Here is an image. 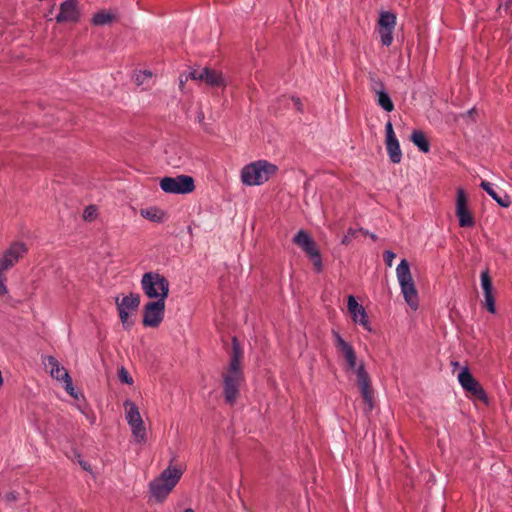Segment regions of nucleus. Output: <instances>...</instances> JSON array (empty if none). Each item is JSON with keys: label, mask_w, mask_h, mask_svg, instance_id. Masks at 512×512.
Here are the masks:
<instances>
[{"label": "nucleus", "mask_w": 512, "mask_h": 512, "mask_svg": "<svg viewBox=\"0 0 512 512\" xmlns=\"http://www.w3.org/2000/svg\"><path fill=\"white\" fill-rule=\"evenodd\" d=\"M332 334L334 337V345L346 360L347 368L355 371L357 375V382L366 405V412L372 411L374 408L373 391L371 388L370 377L366 372L363 363L357 367L356 353L352 345L346 342L337 331H333Z\"/></svg>", "instance_id": "nucleus-1"}, {"label": "nucleus", "mask_w": 512, "mask_h": 512, "mask_svg": "<svg viewBox=\"0 0 512 512\" xmlns=\"http://www.w3.org/2000/svg\"><path fill=\"white\" fill-rule=\"evenodd\" d=\"M242 350L236 338L232 340V355L227 371L223 374L224 396L229 404H234L238 394L239 387L244 380L241 369Z\"/></svg>", "instance_id": "nucleus-2"}, {"label": "nucleus", "mask_w": 512, "mask_h": 512, "mask_svg": "<svg viewBox=\"0 0 512 512\" xmlns=\"http://www.w3.org/2000/svg\"><path fill=\"white\" fill-rule=\"evenodd\" d=\"M276 172V165L266 160H258L245 165L240 176L244 185L258 186L267 182Z\"/></svg>", "instance_id": "nucleus-3"}, {"label": "nucleus", "mask_w": 512, "mask_h": 512, "mask_svg": "<svg viewBox=\"0 0 512 512\" xmlns=\"http://www.w3.org/2000/svg\"><path fill=\"white\" fill-rule=\"evenodd\" d=\"M182 475V469L169 465L159 477L150 483V492L152 496L157 501L162 502L177 485Z\"/></svg>", "instance_id": "nucleus-4"}, {"label": "nucleus", "mask_w": 512, "mask_h": 512, "mask_svg": "<svg viewBox=\"0 0 512 512\" xmlns=\"http://www.w3.org/2000/svg\"><path fill=\"white\" fill-rule=\"evenodd\" d=\"M396 276L405 302L411 309L418 308V293L411 275L410 266L406 259H402L396 268Z\"/></svg>", "instance_id": "nucleus-5"}, {"label": "nucleus", "mask_w": 512, "mask_h": 512, "mask_svg": "<svg viewBox=\"0 0 512 512\" xmlns=\"http://www.w3.org/2000/svg\"><path fill=\"white\" fill-rule=\"evenodd\" d=\"M169 287L168 280L158 272H146L141 278V289L149 299L166 300Z\"/></svg>", "instance_id": "nucleus-6"}, {"label": "nucleus", "mask_w": 512, "mask_h": 512, "mask_svg": "<svg viewBox=\"0 0 512 512\" xmlns=\"http://www.w3.org/2000/svg\"><path fill=\"white\" fill-rule=\"evenodd\" d=\"M159 185L162 191L168 194H189L195 190L193 177L184 174L176 177H163Z\"/></svg>", "instance_id": "nucleus-7"}, {"label": "nucleus", "mask_w": 512, "mask_h": 512, "mask_svg": "<svg viewBox=\"0 0 512 512\" xmlns=\"http://www.w3.org/2000/svg\"><path fill=\"white\" fill-rule=\"evenodd\" d=\"M140 301V295L137 293H130L123 297H116L115 303L124 329L129 330L132 327L133 322L129 319V316L133 312L137 311Z\"/></svg>", "instance_id": "nucleus-8"}, {"label": "nucleus", "mask_w": 512, "mask_h": 512, "mask_svg": "<svg viewBox=\"0 0 512 512\" xmlns=\"http://www.w3.org/2000/svg\"><path fill=\"white\" fill-rule=\"evenodd\" d=\"M165 301L152 300L144 305L142 323L145 327L156 328L161 324L165 314Z\"/></svg>", "instance_id": "nucleus-9"}, {"label": "nucleus", "mask_w": 512, "mask_h": 512, "mask_svg": "<svg viewBox=\"0 0 512 512\" xmlns=\"http://www.w3.org/2000/svg\"><path fill=\"white\" fill-rule=\"evenodd\" d=\"M124 407L126 410V420L131 427L133 436L137 442H144L146 437V429L144 427V423L138 407L130 400H127L124 403Z\"/></svg>", "instance_id": "nucleus-10"}, {"label": "nucleus", "mask_w": 512, "mask_h": 512, "mask_svg": "<svg viewBox=\"0 0 512 512\" xmlns=\"http://www.w3.org/2000/svg\"><path fill=\"white\" fill-rule=\"evenodd\" d=\"M458 381L462 388L476 399L487 402V395L480 383L472 376L468 368H463L458 374Z\"/></svg>", "instance_id": "nucleus-11"}, {"label": "nucleus", "mask_w": 512, "mask_h": 512, "mask_svg": "<svg viewBox=\"0 0 512 512\" xmlns=\"http://www.w3.org/2000/svg\"><path fill=\"white\" fill-rule=\"evenodd\" d=\"M189 77L192 80L204 81L211 87L225 86V80L221 72L210 69L208 67L196 69L192 68L189 71Z\"/></svg>", "instance_id": "nucleus-12"}, {"label": "nucleus", "mask_w": 512, "mask_h": 512, "mask_svg": "<svg viewBox=\"0 0 512 512\" xmlns=\"http://www.w3.org/2000/svg\"><path fill=\"white\" fill-rule=\"evenodd\" d=\"M27 251V246L23 242L12 243L9 248L5 250L0 259V270H9L27 253Z\"/></svg>", "instance_id": "nucleus-13"}, {"label": "nucleus", "mask_w": 512, "mask_h": 512, "mask_svg": "<svg viewBox=\"0 0 512 512\" xmlns=\"http://www.w3.org/2000/svg\"><path fill=\"white\" fill-rule=\"evenodd\" d=\"M456 216L458 217L460 227H472L475 223L467 208V198L463 189L457 190Z\"/></svg>", "instance_id": "nucleus-14"}, {"label": "nucleus", "mask_w": 512, "mask_h": 512, "mask_svg": "<svg viewBox=\"0 0 512 512\" xmlns=\"http://www.w3.org/2000/svg\"><path fill=\"white\" fill-rule=\"evenodd\" d=\"M386 131V149L390 160L393 163H399L402 159V152L399 141L394 133L392 123L388 121L385 125Z\"/></svg>", "instance_id": "nucleus-15"}, {"label": "nucleus", "mask_w": 512, "mask_h": 512, "mask_svg": "<svg viewBox=\"0 0 512 512\" xmlns=\"http://www.w3.org/2000/svg\"><path fill=\"white\" fill-rule=\"evenodd\" d=\"M348 311L351 314L352 320L355 323H358L364 327L365 330L371 332L372 328L367 319V314L362 305H360L354 296L350 295L348 297L347 303Z\"/></svg>", "instance_id": "nucleus-16"}, {"label": "nucleus", "mask_w": 512, "mask_h": 512, "mask_svg": "<svg viewBox=\"0 0 512 512\" xmlns=\"http://www.w3.org/2000/svg\"><path fill=\"white\" fill-rule=\"evenodd\" d=\"M78 18L77 0H66L60 5V11L56 17L58 22H75Z\"/></svg>", "instance_id": "nucleus-17"}, {"label": "nucleus", "mask_w": 512, "mask_h": 512, "mask_svg": "<svg viewBox=\"0 0 512 512\" xmlns=\"http://www.w3.org/2000/svg\"><path fill=\"white\" fill-rule=\"evenodd\" d=\"M293 243L300 247L307 256L318 250L315 241L304 230H299L297 232L293 238Z\"/></svg>", "instance_id": "nucleus-18"}, {"label": "nucleus", "mask_w": 512, "mask_h": 512, "mask_svg": "<svg viewBox=\"0 0 512 512\" xmlns=\"http://www.w3.org/2000/svg\"><path fill=\"white\" fill-rule=\"evenodd\" d=\"M44 365L47 369H49V373L52 378L58 381H64L65 379H69L70 375L68 371L59 364L58 360L53 356H47Z\"/></svg>", "instance_id": "nucleus-19"}, {"label": "nucleus", "mask_w": 512, "mask_h": 512, "mask_svg": "<svg viewBox=\"0 0 512 512\" xmlns=\"http://www.w3.org/2000/svg\"><path fill=\"white\" fill-rule=\"evenodd\" d=\"M481 188L487 192L501 207L507 208L511 204L510 197L506 193L499 194L493 188V185L487 181H482Z\"/></svg>", "instance_id": "nucleus-20"}, {"label": "nucleus", "mask_w": 512, "mask_h": 512, "mask_svg": "<svg viewBox=\"0 0 512 512\" xmlns=\"http://www.w3.org/2000/svg\"><path fill=\"white\" fill-rule=\"evenodd\" d=\"M117 19L116 13L108 10H100L93 15L91 21L93 25L103 27L117 21Z\"/></svg>", "instance_id": "nucleus-21"}, {"label": "nucleus", "mask_w": 512, "mask_h": 512, "mask_svg": "<svg viewBox=\"0 0 512 512\" xmlns=\"http://www.w3.org/2000/svg\"><path fill=\"white\" fill-rule=\"evenodd\" d=\"M133 79L137 86L147 89L153 83V73L150 70H140L135 72Z\"/></svg>", "instance_id": "nucleus-22"}, {"label": "nucleus", "mask_w": 512, "mask_h": 512, "mask_svg": "<svg viewBox=\"0 0 512 512\" xmlns=\"http://www.w3.org/2000/svg\"><path fill=\"white\" fill-rule=\"evenodd\" d=\"M411 141L418 149L423 153H428L430 150L429 142L424 135V133L420 130H414L411 134Z\"/></svg>", "instance_id": "nucleus-23"}, {"label": "nucleus", "mask_w": 512, "mask_h": 512, "mask_svg": "<svg viewBox=\"0 0 512 512\" xmlns=\"http://www.w3.org/2000/svg\"><path fill=\"white\" fill-rule=\"evenodd\" d=\"M141 215L150 221L162 223L166 219L165 213L156 207L148 208V209H142Z\"/></svg>", "instance_id": "nucleus-24"}, {"label": "nucleus", "mask_w": 512, "mask_h": 512, "mask_svg": "<svg viewBox=\"0 0 512 512\" xmlns=\"http://www.w3.org/2000/svg\"><path fill=\"white\" fill-rule=\"evenodd\" d=\"M381 28L391 32L396 24V16L391 12H382L378 19Z\"/></svg>", "instance_id": "nucleus-25"}, {"label": "nucleus", "mask_w": 512, "mask_h": 512, "mask_svg": "<svg viewBox=\"0 0 512 512\" xmlns=\"http://www.w3.org/2000/svg\"><path fill=\"white\" fill-rule=\"evenodd\" d=\"M377 104L387 112H391L394 109V104L386 91L383 89L376 91Z\"/></svg>", "instance_id": "nucleus-26"}, {"label": "nucleus", "mask_w": 512, "mask_h": 512, "mask_svg": "<svg viewBox=\"0 0 512 512\" xmlns=\"http://www.w3.org/2000/svg\"><path fill=\"white\" fill-rule=\"evenodd\" d=\"M480 279L483 293L485 294L493 292V285L488 270H485L481 273Z\"/></svg>", "instance_id": "nucleus-27"}, {"label": "nucleus", "mask_w": 512, "mask_h": 512, "mask_svg": "<svg viewBox=\"0 0 512 512\" xmlns=\"http://www.w3.org/2000/svg\"><path fill=\"white\" fill-rule=\"evenodd\" d=\"M484 306L490 313L494 314L496 312L493 292L484 294Z\"/></svg>", "instance_id": "nucleus-28"}, {"label": "nucleus", "mask_w": 512, "mask_h": 512, "mask_svg": "<svg viewBox=\"0 0 512 512\" xmlns=\"http://www.w3.org/2000/svg\"><path fill=\"white\" fill-rule=\"evenodd\" d=\"M308 257L313 262V266H314V269L316 270V272H321L323 265H322V258H321L319 250H316L312 254L308 255Z\"/></svg>", "instance_id": "nucleus-29"}, {"label": "nucleus", "mask_w": 512, "mask_h": 512, "mask_svg": "<svg viewBox=\"0 0 512 512\" xmlns=\"http://www.w3.org/2000/svg\"><path fill=\"white\" fill-rule=\"evenodd\" d=\"M358 232H363V229H359V230H357V229H354V228H349V229L347 230V233H346V234L344 235V237L342 238L341 243H342L343 245H348V244H350V243H351V241H352V239L357 237Z\"/></svg>", "instance_id": "nucleus-30"}, {"label": "nucleus", "mask_w": 512, "mask_h": 512, "mask_svg": "<svg viewBox=\"0 0 512 512\" xmlns=\"http://www.w3.org/2000/svg\"><path fill=\"white\" fill-rule=\"evenodd\" d=\"M97 215V208L93 205L88 206L83 213V218L86 221H92Z\"/></svg>", "instance_id": "nucleus-31"}, {"label": "nucleus", "mask_w": 512, "mask_h": 512, "mask_svg": "<svg viewBox=\"0 0 512 512\" xmlns=\"http://www.w3.org/2000/svg\"><path fill=\"white\" fill-rule=\"evenodd\" d=\"M63 382H64V384H65L64 388H65L66 392H67L70 396H72V397H74V398H77L78 396H77V393L75 392V389H74V387H73L71 377H69V379H65Z\"/></svg>", "instance_id": "nucleus-32"}, {"label": "nucleus", "mask_w": 512, "mask_h": 512, "mask_svg": "<svg viewBox=\"0 0 512 512\" xmlns=\"http://www.w3.org/2000/svg\"><path fill=\"white\" fill-rule=\"evenodd\" d=\"M119 378H120V380L122 382H124L126 384H132L133 383L132 377L129 375L128 371L124 367H122L120 369Z\"/></svg>", "instance_id": "nucleus-33"}, {"label": "nucleus", "mask_w": 512, "mask_h": 512, "mask_svg": "<svg viewBox=\"0 0 512 512\" xmlns=\"http://www.w3.org/2000/svg\"><path fill=\"white\" fill-rule=\"evenodd\" d=\"M395 257L396 254L389 250L385 251L383 254L384 261L388 267H392Z\"/></svg>", "instance_id": "nucleus-34"}, {"label": "nucleus", "mask_w": 512, "mask_h": 512, "mask_svg": "<svg viewBox=\"0 0 512 512\" xmlns=\"http://www.w3.org/2000/svg\"><path fill=\"white\" fill-rule=\"evenodd\" d=\"M4 271L5 270H0V295H5L8 292L6 284H5L6 277L3 275Z\"/></svg>", "instance_id": "nucleus-35"}, {"label": "nucleus", "mask_w": 512, "mask_h": 512, "mask_svg": "<svg viewBox=\"0 0 512 512\" xmlns=\"http://www.w3.org/2000/svg\"><path fill=\"white\" fill-rule=\"evenodd\" d=\"M393 42V34H381V43L384 46H389Z\"/></svg>", "instance_id": "nucleus-36"}, {"label": "nucleus", "mask_w": 512, "mask_h": 512, "mask_svg": "<svg viewBox=\"0 0 512 512\" xmlns=\"http://www.w3.org/2000/svg\"><path fill=\"white\" fill-rule=\"evenodd\" d=\"M79 464L81 465V467L85 470V471H91V466L88 462L86 461H83V460H78Z\"/></svg>", "instance_id": "nucleus-37"}, {"label": "nucleus", "mask_w": 512, "mask_h": 512, "mask_svg": "<svg viewBox=\"0 0 512 512\" xmlns=\"http://www.w3.org/2000/svg\"><path fill=\"white\" fill-rule=\"evenodd\" d=\"M292 101L294 102V106L301 111L302 110V103L299 98H292Z\"/></svg>", "instance_id": "nucleus-38"}, {"label": "nucleus", "mask_w": 512, "mask_h": 512, "mask_svg": "<svg viewBox=\"0 0 512 512\" xmlns=\"http://www.w3.org/2000/svg\"><path fill=\"white\" fill-rule=\"evenodd\" d=\"M188 79H190L189 74L185 78H183V75L180 76V78H179V80H180L179 86H180L181 89L184 87V84H185V82Z\"/></svg>", "instance_id": "nucleus-39"}, {"label": "nucleus", "mask_w": 512, "mask_h": 512, "mask_svg": "<svg viewBox=\"0 0 512 512\" xmlns=\"http://www.w3.org/2000/svg\"><path fill=\"white\" fill-rule=\"evenodd\" d=\"M511 4H512V0H507V1L505 2V4L500 5V7H499V8H500V9H504L505 11H507V10L509 9V7H510V5H511Z\"/></svg>", "instance_id": "nucleus-40"}, {"label": "nucleus", "mask_w": 512, "mask_h": 512, "mask_svg": "<svg viewBox=\"0 0 512 512\" xmlns=\"http://www.w3.org/2000/svg\"><path fill=\"white\" fill-rule=\"evenodd\" d=\"M6 498H7V500H9V501L16 500V495H15V493L11 492V493H8V494L6 495Z\"/></svg>", "instance_id": "nucleus-41"}, {"label": "nucleus", "mask_w": 512, "mask_h": 512, "mask_svg": "<svg viewBox=\"0 0 512 512\" xmlns=\"http://www.w3.org/2000/svg\"><path fill=\"white\" fill-rule=\"evenodd\" d=\"M3 377H2V372L0 371V388L2 387L3 385Z\"/></svg>", "instance_id": "nucleus-42"}, {"label": "nucleus", "mask_w": 512, "mask_h": 512, "mask_svg": "<svg viewBox=\"0 0 512 512\" xmlns=\"http://www.w3.org/2000/svg\"><path fill=\"white\" fill-rule=\"evenodd\" d=\"M183 512H194V510L192 508H187Z\"/></svg>", "instance_id": "nucleus-43"}, {"label": "nucleus", "mask_w": 512, "mask_h": 512, "mask_svg": "<svg viewBox=\"0 0 512 512\" xmlns=\"http://www.w3.org/2000/svg\"><path fill=\"white\" fill-rule=\"evenodd\" d=\"M198 118H199V121H202V119L204 118L203 113H200Z\"/></svg>", "instance_id": "nucleus-44"}, {"label": "nucleus", "mask_w": 512, "mask_h": 512, "mask_svg": "<svg viewBox=\"0 0 512 512\" xmlns=\"http://www.w3.org/2000/svg\"><path fill=\"white\" fill-rule=\"evenodd\" d=\"M250 2H252V4H254V0H249Z\"/></svg>", "instance_id": "nucleus-45"}]
</instances>
